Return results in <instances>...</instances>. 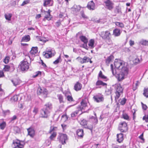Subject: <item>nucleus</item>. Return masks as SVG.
Masks as SVG:
<instances>
[{
    "label": "nucleus",
    "mask_w": 148,
    "mask_h": 148,
    "mask_svg": "<svg viewBox=\"0 0 148 148\" xmlns=\"http://www.w3.org/2000/svg\"><path fill=\"white\" fill-rule=\"evenodd\" d=\"M52 108V105L51 103H48L45 104L43 108L40 110V116L43 118H47L49 115L50 110Z\"/></svg>",
    "instance_id": "1"
},
{
    "label": "nucleus",
    "mask_w": 148,
    "mask_h": 148,
    "mask_svg": "<svg viewBox=\"0 0 148 148\" xmlns=\"http://www.w3.org/2000/svg\"><path fill=\"white\" fill-rule=\"evenodd\" d=\"M114 88L115 90V93L116 95L115 97V100L116 101L118 99L120 95L123 93V88L119 84H116L114 85Z\"/></svg>",
    "instance_id": "2"
},
{
    "label": "nucleus",
    "mask_w": 148,
    "mask_h": 148,
    "mask_svg": "<svg viewBox=\"0 0 148 148\" xmlns=\"http://www.w3.org/2000/svg\"><path fill=\"white\" fill-rule=\"evenodd\" d=\"M56 53V52L54 50L50 49L47 50L46 52H44L43 53V55L45 58H48L54 56Z\"/></svg>",
    "instance_id": "3"
},
{
    "label": "nucleus",
    "mask_w": 148,
    "mask_h": 148,
    "mask_svg": "<svg viewBox=\"0 0 148 148\" xmlns=\"http://www.w3.org/2000/svg\"><path fill=\"white\" fill-rule=\"evenodd\" d=\"M29 64L25 59L21 62L20 68L22 71L27 70L29 68Z\"/></svg>",
    "instance_id": "4"
},
{
    "label": "nucleus",
    "mask_w": 148,
    "mask_h": 148,
    "mask_svg": "<svg viewBox=\"0 0 148 148\" xmlns=\"http://www.w3.org/2000/svg\"><path fill=\"white\" fill-rule=\"evenodd\" d=\"M119 129L121 132H126L127 130V123L124 121L121 122L119 124Z\"/></svg>",
    "instance_id": "5"
},
{
    "label": "nucleus",
    "mask_w": 148,
    "mask_h": 148,
    "mask_svg": "<svg viewBox=\"0 0 148 148\" xmlns=\"http://www.w3.org/2000/svg\"><path fill=\"white\" fill-rule=\"evenodd\" d=\"M100 36L104 40H106L107 38L111 37L110 33L108 31L101 32Z\"/></svg>",
    "instance_id": "6"
},
{
    "label": "nucleus",
    "mask_w": 148,
    "mask_h": 148,
    "mask_svg": "<svg viewBox=\"0 0 148 148\" xmlns=\"http://www.w3.org/2000/svg\"><path fill=\"white\" fill-rule=\"evenodd\" d=\"M59 138L60 142L63 145L66 143V141L68 139L67 135L63 134H60Z\"/></svg>",
    "instance_id": "7"
},
{
    "label": "nucleus",
    "mask_w": 148,
    "mask_h": 148,
    "mask_svg": "<svg viewBox=\"0 0 148 148\" xmlns=\"http://www.w3.org/2000/svg\"><path fill=\"white\" fill-rule=\"evenodd\" d=\"M22 143H23V142H21L18 140L14 141L13 142L14 146V148H23L24 147V144H22Z\"/></svg>",
    "instance_id": "8"
},
{
    "label": "nucleus",
    "mask_w": 148,
    "mask_h": 148,
    "mask_svg": "<svg viewBox=\"0 0 148 148\" xmlns=\"http://www.w3.org/2000/svg\"><path fill=\"white\" fill-rule=\"evenodd\" d=\"M93 99L95 101L97 102L103 101L104 100L103 97L101 94H98L95 95L93 97Z\"/></svg>",
    "instance_id": "9"
},
{
    "label": "nucleus",
    "mask_w": 148,
    "mask_h": 148,
    "mask_svg": "<svg viewBox=\"0 0 148 148\" xmlns=\"http://www.w3.org/2000/svg\"><path fill=\"white\" fill-rule=\"evenodd\" d=\"M106 8L109 10H111L114 8V3L110 0H106L104 2Z\"/></svg>",
    "instance_id": "10"
},
{
    "label": "nucleus",
    "mask_w": 148,
    "mask_h": 148,
    "mask_svg": "<svg viewBox=\"0 0 148 148\" xmlns=\"http://www.w3.org/2000/svg\"><path fill=\"white\" fill-rule=\"evenodd\" d=\"M114 65L116 68L119 69L121 66H123V61L120 60H116L114 63Z\"/></svg>",
    "instance_id": "11"
},
{
    "label": "nucleus",
    "mask_w": 148,
    "mask_h": 148,
    "mask_svg": "<svg viewBox=\"0 0 148 148\" xmlns=\"http://www.w3.org/2000/svg\"><path fill=\"white\" fill-rule=\"evenodd\" d=\"M47 92L46 89L43 88L42 89L40 87H38L37 90V94L38 95L42 94L46 96L47 95Z\"/></svg>",
    "instance_id": "12"
},
{
    "label": "nucleus",
    "mask_w": 148,
    "mask_h": 148,
    "mask_svg": "<svg viewBox=\"0 0 148 148\" xmlns=\"http://www.w3.org/2000/svg\"><path fill=\"white\" fill-rule=\"evenodd\" d=\"M87 7L89 10H94L95 8V3L92 1H91L88 3Z\"/></svg>",
    "instance_id": "13"
},
{
    "label": "nucleus",
    "mask_w": 148,
    "mask_h": 148,
    "mask_svg": "<svg viewBox=\"0 0 148 148\" xmlns=\"http://www.w3.org/2000/svg\"><path fill=\"white\" fill-rule=\"evenodd\" d=\"M129 69L126 66H124L121 67L120 72L126 76L128 73Z\"/></svg>",
    "instance_id": "14"
},
{
    "label": "nucleus",
    "mask_w": 148,
    "mask_h": 148,
    "mask_svg": "<svg viewBox=\"0 0 148 148\" xmlns=\"http://www.w3.org/2000/svg\"><path fill=\"white\" fill-rule=\"evenodd\" d=\"M28 134L30 136L33 138L35 135V131L32 128H29L27 129Z\"/></svg>",
    "instance_id": "15"
},
{
    "label": "nucleus",
    "mask_w": 148,
    "mask_h": 148,
    "mask_svg": "<svg viewBox=\"0 0 148 148\" xmlns=\"http://www.w3.org/2000/svg\"><path fill=\"white\" fill-rule=\"evenodd\" d=\"M81 106H78V109L82 111L83 109H84L87 106V103L84 101H82L81 103Z\"/></svg>",
    "instance_id": "16"
},
{
    "label": "nucleus",
    "mask_w": 148,
    "mask_h": 148,
    "mask_svg": "<svg viewBox=\"0 0 148 148\" xmlns=\"http://www.w3.org/2000/svg\"><path fill=\"white\" fill-rule=\"evenodd\" d=\"M82 87V84L79 82H77L75 84L74 88L76 91L81 90Z\"/></svg>",
    "instance_id": "17"
},
{
    "label": "nucleus",
    "mask_w": 148,
    "mask_h": 148,
    "mask_svg": "<svg viewBox=\"0 0 148 148\" xmlns=\"http://www.w3.org/2000/svg\"><path fill=\"white\" fill-rule=\"evenodd\" d=\"M125 76V75L123 74H121L120 72L119 74L117 75L116 76V78L119 81H121L123 79Z\"/></svg>",
    "instance_id": "18"
},
{
    "label": "nucleus",
    "mask_w": 148,
    "mask_h": 148,
    "mask_svg": "<svg viewBox=\"0 0 148 148\" xmlns=\"http://www.w3.org/2000/svg\"><path fill=\"white\" fill-rule=\"evenodd\" d=\"M117 140L119 143L121 142L123 140V134L122 133L118 134L117 135Z\"/></svg>",
    "instance_id": "19"
},
{
    "label": "nucleus",
    "mask_w": 148,
    "mask_h": 148,
    "mask_svg": "<svg viewBox=\"0 0 148 148\" xmlns=\"http://www.w3.org/2000/svg\"><path fill=\"white\" fill-rule=\"evenodd\" d=\"M77 134L79 137L82 138L84 135L83 130L82 129L78 130L77 131Z\"/></svg>",
    "instance_id": "20"
},
{
    "label": "nucleus",
    "mask_w": 148,
    "mask_h": 148,
    "mask_svg": "<svg viewBox=\"0 0 148 148\" xmlns=\"http://www.w3.org/2000/svg\"><path fill=\"white\" fill-rule=\"evenodd\" d=\"M114 56L113 55H110L108 57L106 60V64L108 66L110 63L111 62L112 60L114 59Z\"/></svg>",
    "instance_id": "21"
},
{
    "label": "nucleus",
    "mask_w": 148,
    "mask_h": 148,
    "mask_svg": "<svg viewBox=\"0 0 148 148\" xmlns=\"http://www.w3.org/2000/svg\"><path fill=\"white\" fill-rule=\"evenodd\" d=\"M121 34L120 30L118 29H116L113 31V35L115 36H119Z\"/></svg>",
    "instance_id": "22"
},
{
    "label": "nucleus",
    "mask_w": 148,
    "mask_h": 148,
    "mask_svg": "<svg viewBox=\"0 0 148 148\" xmlns=\"http://www.w3.org/2000/svg\"><path fill=\"white\" fill-rule=\"evenodd\" d=\"M38 52V47H33L30 51V53L32 55H34Z\"/></svg>",
    "instance_id": "23"
},
{
    "label": "nucleus",
    "mask_w": 148,
    "mask_h": 148,
    "mask_svg": "<svg viewBox=\"0 0 148 148\" xmlns=\"http://www.w3.org/2000/svg\"><path fill=\"white\" fill-rule=\"evenodd\" d=\"M30 40V37L29 35H25L23 37L21 42H27L29 41Z\"/></svg>",
    "instance_id": "24"
},
{
    "label": "nucleus",
    "mask_w": 148,
    "mask_h": 148,
    "mask_svg": "<svg viewBox=\"0 0 148 148\" xmlns=\"http://www.w3.org/2000/svg\"><path fill=\"white\" fill-rule=\"evenodd\" d=\"M96 85L97 86H98L100 85L105 86L107 85V84L103 82L101 80H98L96 83Z\"/></svg>",
    "instance_id": "25"
},
{
    "label": "nucleus",
    "mask_w": 148,
    "mask_h": 148,
    "mask_svg": "<svg viewBox=\"0 0 148 148\" xmlns=\"http://www.w3.org/2000/svg\"><path fill=\"white\" fill-rule=\"evenodd\" d=\"M79 38L84 43H87L88 40L85 36H81L79 37Z\"/></svg>",
    "instance_id": "26"
},
{
    "label": "nucleus",
    "mask_w": 148,
    "mask_h": 148,
    "mask_svg": "<svg viewBox=\"0 0 148 148\" xmlns=\"http://www.w3.org/2000/svg\"><path fill=\"white\" fill-rule=\"evenodd\" d=\"M94 39H91L89 40L88 45L90 49H92L94 47Z\"/></svg>",
    "instance_id": "27"
},
{
    "label": "nucleus",
    "mask_w": 148,
    "mask_h": 148,
    "mask_svg": "<svg viewBox=\"0 0 148 148\" xmlns=\"http://www.w3.org/2000/svg\"><path fill=\"white\" fill-rule=\"evenodd\" d=\"M45 14L46 15L43 19V20H45V19H46L48 21L51 20V18H52V16L50 14L49 12L48 14L46 13V14Z\"/></svg>",
    "instance_id": "28"
},
{
    "label": "nucleus",
    "mask_w": 148,
    "mask_h": 148,
    "mask_svg": "<svg viewBox=\"0 0 148 148\" xmlns=\"http://www.w3.org/2000/svg\"><path fill=\"white\" fill-rule=\"evenodd\" d=\"M57 97L59 100L60 103H63L64 102L63 96L61 94L58 95Z\"/></svg>",
    "instance_id": "29"
},
{
    "label": "nucleus",
    "mask_w": 148,
    "mask_h": 148,
    "mask_svg": "<svg viewBox=\"0 0 148 148\" xmlns=\"http://www.w3.org/2000/svg\"><path fill=\"white\" fill-rule=\"evenodd\" d=\"M11 81L13 83V85L15 86H16V85H18L20 82V81L16 79H14L13 80H11Z\"/></svg>",
    "instance_id": "30"
},
{
    "label": "nucleus",
    "mask_w": 148,
    "mask_h": 148,
    "mask_svg": "<svg viewBox=\"0 0 148 148\" xmlns=\"http://www.w3.org/2000/svg\"><path fill=\"white\" fill-rule=\"evenodd\" d=\"M99 78L102 79H106V77L103 74L101 71H100L99 74L98 79H99Z\"/></svg>",
    "instance_id": "31"
},
{
    "label": "nucleus",
    "mask_w": 148,
    "mask_h": 148,
    "mask_svg": "<svg viewBox=\"0 0 148 148\" xmlns=\"http://www.w3.org/2000/svg\"><path fill=\"white\" fill-rule=\"evenodd\" d=\"M53 2V0H44L43 5L45 7L49 5L51 2Z\"/></svg>",
    "instance_id": "32"
},
{
    "label": "nucleus",
    "mask_w": 148,
    "mask_h": 148,
    "mask_svg": "<svg viewBox=\"0 0 148 148\" xmlns=\"http://www.w3.org/2000/svg\"><path fill=\"white\" fill-rule=\"evenodd\" d=\"M61 61V58L60 55L57 59L53 62V63L54 64H57Z\"/></svg>",
    "instance_id": "33"
},
{
    "label": "nucleus",
    "mask_w": 148,
    "mask_h": 148,
    "mask_svg": "<svg viewBox=\"0 0 148 148\" xmlns=\"http://www.w3.org/2000/svg\"><path fill=\"white\" fill-rule=\"evenodd\" d=\"M143 95L147 98L148 97V88H144Z\"/></svg>",
    "instance_id": "34"
},
{
    "label": "nucleus",
    "mask_w": 148,
    "mask_h": 148,
    "mask_svg": "<svg viewBox=\"0 0 148 148\" xmlns=\"http://www.w3.org/2000/svg\"><path fill=\"white\" fill-rule=\"evenodd\" d=\"M57 128L56 127L51 126L50 127L49 133L51 134L52 132H55L54 131L57 130Z\"/></svg>",
    "instance_id": "35"
},
{
    "label": "nucleus",
    "mask_w": 148,
    "mask_h": 148,
    "mask_svg": "<svg viewBox=\"0 0 148 148\" xmlns=\"http://www.w3.org/2000/svg\"><path fill=\"white\" fill-rule=\"evenodd\" d=\"M80 110L79 109L78 110H76L75 111L72 113L71 114V117H73L76 116V115L78 113L79 111Z\"/></svg>",
    "instance_id": "36"
},
{
    "label": "nucleus",
    "mask_w": 148,
    "mask_h": 148,
    "mask_svg": "<svg viewBox=\"0 0 148 148\" xmlns=\"http://www.w3.org/2000/svg\"><path fill=\"white\" fill-rule=\"evenodd\" d=\"M12 15L11 14H5V19L8 21L11 20V18L12 17Z\"/></svg>",
    "instance_id": "37"
},
{
    "label": "nucleus",
    "mask_w": 148,
    "mask_h": 148,
    "mask_svg": "<svg viewBox=\"0 0 148 148\" xmlns=\"http://www.w3.org/2000/svg\"><path fill=\"white\" fill-rule=\"evenodd\" d=\"M115 24L116 26L121 27H124V25L122 23L117 22L115 23Z\"/></svg>",
    "instance_id": "38"
},
{
    "label": "nucleus",
    "mask_w": 148,
    "mask_h": 148,
    "mask_svg": "<svg viewBox=\"0 0 148 148\" xmlns=\"http://www.w3.org/2000/svg\"><path fill=\"white\" fill-rule=\"evenodd\" d=\"M19 95H15L14 96L11 98V100L16 101L18 100Z\"/></svg>",
    "instance_id": "39"
},
{
    "label": "nucleus",
    "mask_w": 148,
    "mask_h": 148,
    "mask_svg": "<svg viewBox=\"0 0 148 148\" xmlns=\"http://www.w3.org/2000/svg\"><path fill=\"white\" fill-rule=\"evenodd\" d=\"M6 126V123L5 122H3L0 124V128L1 130L4 129Z\"/></svg>",
    "instance_id": "40"
},
{
    "label": "nucleus",
    "mask_w": 148,
    "mask_h": 148,
    "mask_svg": "<svg viewBox=\"0 0 148 148\" xmlns=\"http://www.w3.org/2000/svg\"><path fill=\"white\" fill-rule=\"evenodd\" d=\"M140 43L142 45H148V41L143 40L140 41Z\"/></svg>",
    "instance_id": "41"
},
{
    "label": "nucleus",
    "mask_w": 148,
    "mask_h": 148,
    "mask_svg": "<svg viewBox=\"0 0 148 148\" xmlns=\"http://www.w3.org/2000/svg\"><path fill=\"white\" fill-rule=\"evenodd\" d=\"M87 121L84 120L83 119L80 122V124L83 126H85L86 125H87Z\"/></svg>",
    "instance_id": "42"
},
{
    "label": "nucleus",
    "mask_w": 148,
    "mask_h": 148,
    "mask_svg": "<svg viewBox=\"0 0 148 148\" xmlns=\"http://www.w3.org/2000/svg\"><path fill=\"white\" fill-rule=\"evenodd\" d=\"M66 98L67 100L71 102L74 101L71 96L68 95L67 96Z\"/></svg>",
    "instance_id": "43"
},
{
    "label": "nucleus",
    "mask_w": 148,
    "mask_h": 148,
    "mask_svg": "<svg viewBox=\"0 0 148 148\" xmlns=\"http://www.w3.org/2000/svg\"><path fill=\"white\" fill-rule=\"evenodd\" d=\"M14 132L16 133H19L20 132L19 128L17 126H15L14 127Z\"/></svg>",
    "instance_id": "44"
},
{
    "label": "nucleus",
    "mask_w": 148,
    "mask_h": 148,
    "mask_svg": "<svg viewBox=\"0 0 148 148\" xmlns=\"http://www.w3.org/2000/svg\"><path fill=\"white\" fill-rule=\"evenodd\" d=\"M56 136V133L55 132H53L51 134L49 138L51 140H52Z\"/></svg>",
    "instance_id": "45"
},
{
    "label": "nucleus",
    "mask_w": 148,
    "mask_h": 148,
    "mask_svg": "<svg viewBox=\"0 0 148 148\" xmlns=\"http://www.w3.org/2000/svg\"><path fill=\"white\" fill-rule=\"evenodd\" d=\"M127 101V99L125 98H123L120 102V104L122 105H125Z\"/></svg>",
    "instance_id": "46"
},
{
    "label": "nucleus",
    "mask_w": 148,
    "mask_h": 148,
    "mask_svg": "<svg viewBox=\"0 0 148 148\" xmlns=\"http://www.w3.org/2000/svg\"><path fill=\"white\" fill-rule=\"evenodd\" d=\"M112 90L111 88L108 89L106 90V94L108 95H109L111 94L112 93Z\"/></svg>",
    "instance_id": "47"
},
{
    "label": "nucleus",
    "mask_w": 148,
    "mask_h": 148,
    "mask_svg": "<svg viewBox=\"0 0 148 148\" xmlns=\"http://www.w3.org/2000/svg\"><path fill=\"white\" fill-rule=\"evenodd\" d=\"M90 60V58L86 56H84L83 58L84 61L83 62L84 63L88 62Z\"/></svg>",
    "instance_id": "48"
},
{
    "label": "nucleus",
    "mask_w": 148,
    "mask_h": 148,
    "mask_svg": "<svg viewBox=\"0 0 148 148\" xmlns=\"http://www.w3.org/2000/svg\"><path fill=\"white\" fill-rule=\"evenodd\" d=\"M111 37H109V38L107 39L106 40H105L107 43L108 45H111L112 43V41L111 39Z\"/></svg>",
    "instance_id": "49"
},
{
    "label": "nucleus",
    "mask_w": 148,
    "mask_h": 148,
    "mask_svg": "<svg viewBox=\"0 0 148 148\" xmlns=\"http://www.w3.org/2000/svg\"><path fill=\"white\" fill-rule=\"evenodd\" d=\"M10 67L8 65H5L3 68L4 70L5 71H9Z\"/></svg>",
    "instance_id": "50"
},
{
    "label": "nucleus",
    "mask_w": 148,
    "mask_h": 148,
    "mask_svg": "<svg viewBox=\"0 0 148 148\" xmlns=\"http://www.w3.org/2000/svg\"><path fill=\"white\" fill-rule=\"evenodd\" d=\"M62 21V20L59 19L56 23V25L57 27H59L61 25V23Z\"/></svg>",
    "instance_id": "51"
},
{
    "label": "nucleus",
    "mask_w": 148,
    "mask_h": 148,
    "mask_svg": "<svg viewBox=\"0 0 148 148\" xmlns=\"http://www.w3.org/2000/svg\"><path fill=\"white\" fill-rule=\"evenodd\" d=\"M38 112V108L36 107H34L33 110V112L34 113V115H36Z\"/></svg>",
    "instance_id": "52"
},
{
    "label": "nucleus",
    "mask_w": 148,
    "mask_h": 148,
    "mask_svg": "<svg viewBox=\"0 0 148 148\" xmlns=\"http://www.w3.org/2000/svg\"><path fill=\"white\" fill-rule=\"evenodd\" d=\"M9 57L8 56L6 57L5 59L4 60L3 62L7 64L9 62Z\"/></svg>",
    "instance_id": "53"
},
{
    "label": "nucleus",
    "mask_w": 148,
    "mask_h": 148,
    "mask_svg": "<svg viewBox=\"0 0 148 148\" xmlns=\"http://www.w3.org/2000/svg\"><path fill=\"white\" fill-rule=\"evenodd\" d=\"M141 104L143 109L144 110H146L147 108V106L145 104H144L142 102H141Z\"/></svg>",
    "instance_id": "54"
},
{
    "label": "nucleus",
    "mask_w": 148,
    "mask_h": 148,
    "mask_svg": "<svg viewBox=\"0 0 148 148\" xmlns=\"http://www.w3.org/2000/svg\"><path fill=\"white\" fill-rule=\"evenodd\" d=\"M29 0H27L26 1H24L21 4V6H23L25 5L26 4L28 3H29Z\"/></svg>",
    "instance_id": "55"
},
{
    "label": "nucleus",
    "mask_w": 148,
    "mask_h": 148,
    "mask_svg": "<svg viewBox=\"0 0 148 148\" xmlns=\"http://www.w3.org/2000/svg\"><path fill=\"white\" fill-rule=\"evenodd\" d=\"M116 11L118 13H121V8L119 7H116Z\"/></svg>",
    "instance_id": "56"
},
{
    "label": "nucleus",
    "mask_w": 148,
    "mask_h": 148,
    "mask_svg": "<svg viewBox=\"0 0 148 148\" xmlns=\"http://www.w3.org/2000/svg\"><path fill=\"white\" fill-rule=\"evenodd\" d=\"M123 117L125 119L128 120L129 119V117L126 114H125L123 115Z\"/></svg>",
    "instance_id": "57"
},
{
    "label": "nucleus",
    "mask_w": 148,
    "mask_h": 148,
    "mask_svg": "<svg viewBox=\"0 0 148 148\" xmlns=\"http://www.w3.org/2000/svg\"><path fill=\"white\" fill-rule=\"evenodd\" d=\"M81 13L82 17L84 18H87V17L85 15L83 11H81Z\"/></svg>",
    "instance_id": "58"
},
{
    "label": "nucleus",
    "mask_w": 148,
    "mask_h": 148,
    "mask_svg": "<svg viewBox=\"0 0 148 148\" xmlns=\"http://www.w3.org/2000/svg\"><path fill=\"white\" fill-rule=\"evenodd\" d=\"M36 74L35 75L33 76V77H35L39 75H41V72L40 71H38V72H36Z\"/></svg>",
    "instance_id": "59"
},
{
    "label": "nucleus",
    "mask_w": 148,
    "mask_h": 148,
    "mask_svg": "<svg viewBox=\"0 0 148 148\" xmlns=\"http://www.w3.org/2000/svg\"><path fill=\"white\" fill-rule=\"evenodd\" d=\"M1 85L0 84V96L3 94L4 92L3 90L1 88Z\"/></svg>",
    "instance_id": "60"
},
{
    "label": "nucleus",
    "mask_w": 148,
    "mask_h": 148,
    "mask_svg": "<svg viewBox=\"0 0 148 148\" xmlns=\"http://www.w3.org/2000/svg\"><path fill=\"white\" fill-rule=\"evenodd\" d=\"M77 58L79 59V60H80V62L82 64L84 63L83 62V61H84L83 60V58H82L80 57H78Z\"/></svg>",
    "instance_id": "61"
},
{
    "label": "nucleus",
    "mask_w": 148,
    "mask_h": 148,
    "mask_svg": "<svg viewBox=\"0 0 148 148\" xmlns=\"http://www.w3.org/2000/svg\"><path fill=\"white\" fill-rule=\"evenodd\" d=\"M16 118H17L16 116L15 115H14L11 118V121H14V120H15V119H16Z\"/></svg>",
    "instance_id": "62"
},
{
    "label": "nucleus",
    "mask_w": 148,
    "mask_h": 148,
    "mask_svg": "<svg viewBox=\"0 0 148 148\" xmlns=\"http://www.w3.org/2000/svg\"><path fill=\"white\" fill-rule=\"evenodd\" d=\"M85 128H87L88 129H89L91 131H92V128L93 127L92 126H90V127H88V126H86V127H85Z\"/></svg>",
    "instance_id": "63"
},
{
    "label": "nucleus",
    "mask_w": 148,
    "mask_h": 148,
    "mask_svg": "<svg viewBox=\"0 0 148 148\" xmlns=\"http://www.w3.org/2000/svg\"><path fill=\"white\" fill-rule=\"evenodd\" d=\"M129 42H130V46H132L134 44V42L133 41L131 40Z\"/></svg>",
    "instance_id": "64"
}]
</instances>
